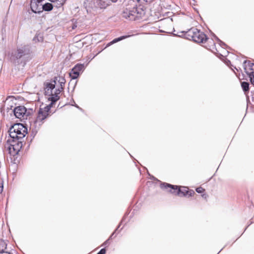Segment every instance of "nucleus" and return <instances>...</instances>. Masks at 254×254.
Here are the masks:
<instances>
[{
    "mask_svg": "<svg viewBox=\"0 0 254 254\" xmlns=\"http://www.w3.org/2000/svg\"><path fill=\"white\" fill-rule=\"evenodd\" d=\"M106 250L105 248L102 249L97 254H105Z\"/></svg>",
    "mask_w": 254,
    "mask_h": 254,
    "instance_id": "obj_23",
    "label": "nucleus"
},
{
    "mask_svg": "<svg viewBox=\"0 0 254 254\" xmlns=\"http://www.w3.org/2000/svg\"><path fill=\"white\" fill-rule=\"evenodd\" d=\"M115 233V231L110 236V237H109V238L108 239H109V240L110 239H111L112 238V237L113 236V235H114V233Z\"/></svg>",
    "mask_w": 254,
    "mask_h": 254,
    "instance_id": "obj_29",
    "label": "nucleus"
},
{
    "mask_svg": "<svg viewBox=\"0 0 254 254\" xmlns=\"http://www.w3.org/2000/svg\"><path fill=\"white\" fill-rule=\"evenodd\" d=\"M140 0H137V1L138 2V1H139ZM144 0V1H145V2H146V0Z\"/></svg>",
    "mask_w": 254,
    "mask_h": 254,
    "instance_id": "obj_33",
    "label": "nucleus"
},
{
    "mask_svg": "<svg viewBox=\"0 0 254 254\" xmlns=\"http://www.w3.org/2000/svg\"><path fill=\"white\" fill-rule=\"evenodd\" d=\"M31 59V50L28 45H21L10 54V61L18 68H23Z\"/></svg>",
    "mask_w": 254,
    "mask_h": 254,
    "instance_id": "obj_2",
    "label": "nucleus"
},
{
    "mask_svg": "<svg viewBox=\"0 0 254 254\" xmlns=\"http://www.w3.org/2000/svg\"><path fill=\"white\" fill-rule=\"evenodd\" d=\"M32 110L31 109L27 110L24 106H19L15 107L12 110L15 117L16 118L21 119H26L29 116Z\"/></svg>",
    "mask_w": 254,
    "mask_h": 254,
    "instance_id": "obj_8",
    "label": "nucleus"
},
{
    "mask_svg": "<svg viewBox=\"0 0 254 254\" xmlns=\"http://www.w3.org/2000/svg\"><path fill=\"white\" fill-rule=\"evenodd\" d=\"M145 12L143 6H137L134 0H129L127 4L123 8L122 16L129 20H135L141 18L145 15Z\"/></svg>",
    "mask_w": 254,
    "mask_h": 254,
    "instance_id": "obj_3",
    "label": "nucleus"
},
{
    "mask_svg": "<svg viewBox=\"0 0 254 254\" xmlns=\"http://www.w3.org/2000/svg\"><path fill=\"white\" fill-rule=\"evenodd\" d=\"M153 0H146V2L150 3H151Z\"/></svg>",
    "mask_w": 254,
    "mask_h": 254,
    "instance_id": "obj_28",
    "label": "nucleus"
},
{
    "mask_svg": "<svg viewBox=\"0 0 254 254\" xmlns=\"http://www.w3.org/2000/svg\"><path fill=\"white\" fill-rule=\"evenodd\" d=\"M85 66L84 64H77L72 69L69 73L70 77L72 79L78 78L79 75L84 71Z\"/></svg>",
    "mask_w": 254,
    "mask_h": 254,
    "instance_id": "obj_9",
    "label": "nucleus"
},
{
    "mask_svg": "<svg viewBox=\"0 0 254 254\" xmlns=\"http://www.w3.org/2000/svg\"><path fill=\"white\" fill-rule=\"evenodd\" d=\"M43 0H31L30 7L32 11L35 13L42 12Z\"/></svg>",
    "mask_w": 254,
    "mask_h": 254,
    "instance_id": "obj_10",
    "label": "nucleus"
},
{
    "mask_svg": "<svg viewBox=\"0 0 254 254\" xmlns=\"http://www.w3.org/2000/svg\"><path fill=\"white\" fill-rule=\"evenodd\" d=\"M244 67L247 75L254 72V64L251 63L250 61H245L244 62Z\"/></svg>",
    "mask_w": 254,
    "mask_h": 254,
    "instance_id": "obj_12",
    "label": "nucleus"
},
{
    "mask_svg": "<svg viewBox=\"0 0 254 254\" xmlns=\"http://www.w3.org/2000/svg\"><path fill=\"white\" fill-rule=\"evenodd\" d=\"M51 2L54 3L55 6L59 8L61 7L65 2L66 0H49Z\"/></svg>",
    "mask_w": 254,
    "mask_h": 254,
    "instance_id": "obj_14",
    "label": "nucleus"
},
{
    "mask_svg": "<svg viewBox=\"0 0 254 254\" xmlns=\"http://www.w3.org/2000/svg\"><path fill=\"white\" fill-rule=\"evenodd\" d=\"M160 187L162 189L166 190L172 193L177 195L191 196L194 194L193 190H189L187 187H183L178 189L177 186L172 185L166 183H162L160 185Z\"/></svg>",
    "mask_w": 254,
    "mask_h": 254,
    "instance_id": "obj_5",
    "label": "nucleus"
},
{
    "mask_svg": "<svg viewBox=\"0 0 254 254\" xmlns=\"http://www.w3.org/2000/svg\"><path fill=\"white\" fill-rule=\"evenodd\" d=\"M204 191V190L201 187L197 188L196 189V191L199 193H202V192H203Z\"/></svg>",
    "mask_w": 254,
    "mask_h": 254,
    "instance_id": "obj_21",
    "label": "nucleus"
},
{
    "mask_svg": "<svg viewBox=\"0 0 254 254\" xmlns=\"http://www.w3.org/2000/svg\"><path fill=\"white\" fill-rule=\"evenodd\" d=\"M250 78V81L252 84L254 85V72L248 75Z\"/></svg>",
    "mask_w": 254,
    "mask_h": 254,
    "instance_id": "obj_19",
    "label": "nucleus"
},
{
    "mask_svg": "<svg viewBox=\"0 0 254 254\" xmlns=\"http://www.w3.org/2000/svg\"><path fill=\"white\" fill-rule=\"evenodd\" d=\"M54 80H56V82L57 81H58L59 82L65 81L64 78L63 77H55Z\"/></svg>",
    "mask_w": 254,
    "mask_h": 254,
    "instance_id": "obj_20",
    "label": "nucleus"
},
{
    "mask_svg": "<svg viewBox=\"0 0 254 254\" xmlns=\"http://www.w3.org/2000/svg\"><path fill=\"white\" fill-rule=\"evenodd\" d=\"M11 98H12V97H10V96H9V97H7V98H6V99L5 101V104H6L7 103H8V102H9V100H10V99H11Z\"/></svg>",
    "mask_w": 254,
    "mask_h": 254,
    "instance_id": "obj_26",
    "label": "nucleus"
},
{
    "mask_svg": "<svg viewBox=\"0 0 254 254\" xmlns=\"http://www.w3.org/2000/svg\"><path fill=\"white\" fill-rule=\"evenodd\" d=\"M217 40L220 42V45L221 46L225 45V43H223L222 41H220L218 38L216 37Z\"/></svg>",
    "mask_w": 254,
    "mask_h": 254,
    "instance_id": "obj_25",
    "label": "nucleus"
},
{
    "mask_svg": "<svg viewBox=\"0 0 254 254\" xmlns=\"http://www.w3.org/2000/svg\"><path fill=\"white\" fill-rule=\"evenodd\" d=\"M53 4L51 3L47 2L45 4H43L42 11L43 10L49 11H51L53 9Z\"/></svg>",
    "mask_w": 254,
    "mask_h": 254,
    "instance_id": "obj_15",
    "label": "nucleus"
},
{
    "mask_svg": "<svg viewBox=\"0 0 254 254\" xmlns=\"http://www.w3.org/2000/svg\"><path fill=\"white\" fill-rule=\"evenodd\" d=\"M96 0H85L84 6L86 8L87 11L91 12L95 11L97 9Z\"/></svg>",
    "mask_w": 254,
    "mask_h": 254,
    "instance_id": "obj_11",
    "label": "nucleus"
},
{
    "mask_svg": "<svg viewBox=\"0 0 254 254\" xmlns=\"http://www.w3.org/2000/svg\"><path fill=\"white\" fill-rule=\"evenodd\" d=\"M185 33L184 37L190 40H192L194 42L198 43H203L207 39L206 35L202 32L198 30L197 28L192 27L186 32H182Z\"/></svg>",
    "mask_w": 254,
    "mask_h": 254,
    "instance_id": "obj_4",
    "label": "nucleus"
},
{
    "mask_svg": "<svg viewBox=\"0 0 254 254\" xmlns=\"http://www.w3.org/2000/svg\"><path fill=\"white\" fill-rule=\"evenodd\" d=\"M8 132L11 139L19 140L27 133V128L22 124H15L10 127Z\"/></svg>",
    "mask_w": 254,
    "mask_h": 254,
    "instance_id": "obj_6",
    "label": "nucleus"
},
{
    "mask_svg": "<svg viewBox=\"0 0 254 254\" xmlns=\"http://www.w3.org/2000/svg\"><path fill=\"white\" fill-rule=\"evenodd\" d=\"M241 86L244 92H247L249 90V83L247 82L243 81L241 83Z\"/></svg>",
    "mask_w": 254,
    "mask_h": 254,
    "instance_id": "obj_18",
    "label": "nucleus"
},
{
    "mask_svg": "<svg viewBox=\"0 0 254 254\" xmlns=\"http://www.w3.org/2000/svg\"><path fill=\"white\" fill-rule=\"evenodd\" d=\"M22 146V143L21 141L10 138L7 140L5 147L11 155L14 156L18 154Z\"/></svg>",
    "mask_w": 254,
    "mask_h": 254,
    "instance_id": "obj_7",
    "label": "nucleus"
},
{
    "mask_svg": "<svg viewBox=\"0 0 254 254\" xmlns=\"http://www.w3.org/2000/svg\"><path fill=\"white\" fill-rule=\"evenodd\" d=\"M107 1L108 0H96L97 9L106 8L108 5Z\"/></svg>",
    "mask_w": 254,
    "mask_h": 254,
    "instance_id": "obj_13",
    "label": "nucleus"
},
{
    "mask_svg": "<svg viewBox=\"0 0 254 254\" xmlns=\"http://www.w3.org/2000/svg\"><path fill=\"white\" fill-rule=\"evenodd\" d=\"M252 100L253 102H254V92H252Z\"/></svg>",
    "mask_w": 254,
    "mask_h": 254,
    "instance_id": "obj_27",
    "label": "nucleus"
},
{
    "mask_svg": "<svg viewBox=\"0 0 254 254\" xmlns=\"http://www.w3.org/2000/svg\"><path fill=\"white\" fill-rule=\"evenodd\" d=\"M10 254V253H8V252H5L4 253H3V254Z\"/></svg>",
    "mask_w": 254,
    "mask_h": 254,
    "instance_id": "obj_30",
    "label": "nucleus"
},
{
    "mask_svg": "<svg viewBox=\"0 0 254 254\" xmlns=\"http://www.w3.org/2000/svg\"><path fill=\"white\" fill-rule=\"evenodd\" d=\"M126 37H127L126 36H122V37H119V38H115L114 39L113 41H112L111 42H109L106 46V47H108L111 45H112V44H115L124 39H125Z\"/></svg>",
    "mask_w": 254,
    "mask_h": 254,
    "instance_id": "obj_17",
    "label": "nucleus"
},
{
    "mask_svg": "<svg viewBox=\"0 0 254 254\" xmlns=\"http://www.w3.org/2000/svg\"><path fill=\"white\" fill-rule=\"evenodd\" d=\"M3 182L0 180V193L2 192L3 190Z\"/></svg>",
    "mask_w": 254,
    "mask_h": 254,
    "instance_id": "obj_24",
    "label": "nucleus"
},
{
    "mask_svg": "<svg viewBox=\"0 0 254 254\" xmlns=\"http://www.w3.org/2000/svg\"><path fill=\"white\" fill-rule=\"evenodd\" d=\"M109 239H108L103 243L101 246H104L106 247H108L109 245Z\"/></svg>",
    "mask_w": 254,
    "mask_h": 254,
    "instance_id": "obj_22",
    "label": "nucleus"
},
{
    "mask_svg": "<svg viewBox=\"0 0 254 254\" xmlns=\"http://www.w3.org/2000/svg\"><path fill=\"white\" fill-rule=\"evenodd\" d=\"M36 37H35L33 38V40H34V41H36Z\"/></svg>",
    "mask_w": 254,
    "mask_h": 254,
    "instance_id": "obj_31",
    "label": "nucleus"
},
{
    "mask_svg": "<svg viewBox=\"0 0 254 254\" xmlns=\"http://www.w3.org/2000/svg\"><path fill=\"white\" fill-rule=\"evenodd\" d=\"M75 107H77V108H79V107L77 105H75Z\"/></svg>",
    "mask_w": 254,
    "mask_h": 254,
    "instance_id": "obj_34",
    "label": "nucleus"
},
{
    "mask_svg": "<svg viewBox=\"0 0 254 254\" xmlns=\"http://www.w3.org/2000/svg\"><path fill=\"white\" fill-rule=\"evenodd\" d=\"M65 81L59 82L60 88H55L56 80H53L51 82L44 83V90L45 95L49 96L48 100L51 101L50 104L44 108H40L36 116V118L32 123L31 124V127L33 128L37 132L45 122L46 119L50 116V110L53 105L60 99L59 94L64 88Z\"/></svg>",
    "mask_w": 254,
    "mask_h": 254,
    "instance_id": "obj_1",
    "label": "nucleus"
},
{
    "mask_svg": "<svg viewBox=\"0 0 254 254\" xmlns=\"http://www.w3.org/2000/svg\"><path fill=\"white\" fill-rule=\"evenodd\" d=\"M112 1L113 2H116V1H117V0H112Z\"/></svg>",
    "mask_w": 254,
    "mask_h": 254,
    "instance_id": "obj_32",
    "label": "nucleus"
},
{
    "mask_svg": "<svg viewBox=\"0 0 254 254\" xmlns=\"http://www.w3.org/2000/svg\"><path fill=\"white\" fill-rule=\"evenodd\" d=\"M7 244L5 242L2 240H0V254L4 253V250L6 249Z\"/></svg>",
    "mask_w": 254,
    "mask_h": 254,
    "instance_id": "obj_16",
    "label": "nucleus"
}]
</instances>
